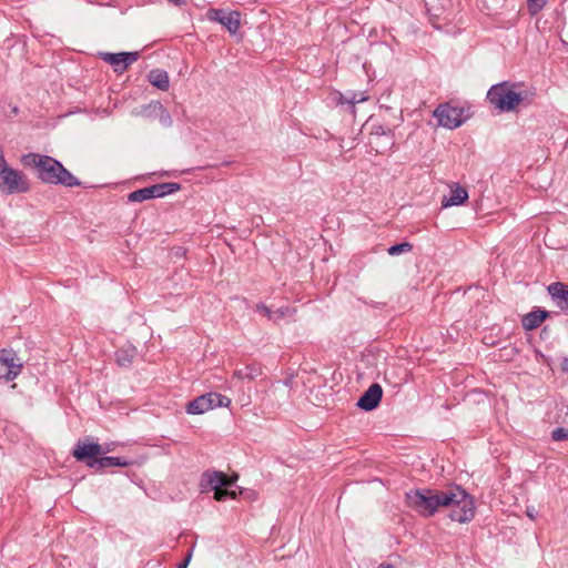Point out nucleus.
I'll return each mask as SVG.
<instances>
[{
    "mask_svg": "<svg viewBox=\"0 0 568 568\" xmlns=\"http://www.w3.org/2000/svg\"><path fill=\"white\" fill-rule=\"evenodd\" d=\"M162 195L172 194L180 190V185L178 183H162L158 184Z\"/></svg>",
    "mask_w": 568,
    "mask_h": 568,
    "instance_id": "obj_26",
    "label": "nucleus"
},
{
    "mask_svg": "<svg viewBox=\"0 0 568 568\" xmlns=\"http://www.w3.org/2000/svg\"><path fill=\"white\" fill-rule=\"evenodd\" d=\"M547 315L548 314L545 311L530 312L523 318L524 328L528 331L537 328L546 320Z\"/></svg>",
    "mask_w": 568,
    "mask_h": 568,
    "instance_id": "obj_20",
    "label": "nucleus"
},
{
    "mask_svg": "<svg viewBox=\"0 0 568 568\" xmlns=\"http://www.w3.org/2000/svg\"><path fill=\"white\" fill-rule=\"evenodd\" d=\"M110 448H104L98 443H91L89 440H79L73 450V457L79 462H84L88 465V460L98 459L99 455L109 452Z\"/></svg>",
    "mask_w": 568,
    "mask_h": 568,
    "instance_id": "obj_11",
    "label": "nucleus"
},
{
    "mask_svg": "<svg viewBox=\"0 0 568 568\" xmlns=\"http://www.w3.org/2000/svg\"><path fill=\"white\" fill-rule=\"evenodd\" d=\"M148 190H149V194H150V199H155V197H162V193L158 186V184H154V185H151V186H148Z\"/></svg>",
    "mask_w": 568,
    "mask_h": 568,
    "instance_id": "obj_30",
    "label": "nucleus"
},
{
    "mask_svg": "<svg viewBox=\"0 0 568 568\" xmlns=\"http://www.w3.org/2000/svg\"><path fill=\"white\" fill-rule=\"evenodd\" d=\"M377 568H395V567L390 564L383 562Z\"/></svg>",
    "mask_w": 568,
    "mask_h": 568,
    "instance_id": "obj_34",
    "label": "nucleus"
},
{
    "mask_svg": "<svg viewBox=\"0 0 568 568\" xmlns=\"http://www.w3.org/2000/svg\"><path fill=\"white\" fill-rule=\"evenodd\" d=\"M383 396V389L379 384H372L368 389L359 397L357 406L364 410H372L378 406Z\"/></svg>",
    "mask_w": 568,
    "mask_h": 568,
    "instance_id": "obj_13",
    "label": "nucleus"
},
{
    "mask_svg": "<svg viewBox=\"0 0 568 568\" xmlns=\"http://www.w3.org/2000/svg\"><path fill=\"white\" fill-rule=\"evenodd\" d=\"M262 374V368L257 364H250L243 368L235 369L233 377L237 379H254Z\"/></svg>",
    "mask_w": 568,
    "mask_h": 568,
    "instance_id": "obj_21",
    "label": "nucleus"
},
{
    "mask_svg": "<svg viewBox=\"0 0 568 568\" xmlns=\"http://www.w3.org/2000/svg\"><path fill=\"white\" fill-rule=\"evenodd\" d=\"M236 478V476L227 477L222 471L205 473L203 475V481L205 483V486L210 487L214 491L221 489L222 487H231L235 483Z\"/></svg>",
    "mask_w": 568,
    "mask_h": 568,
    "instance_id": "obj_14",
    "label": "nucleus"
},
{
    "mask_svg": "<svg viewBox=\"0 0 568 568\" xmlns=\"http://www.w3.org/2000/svg\"><path fill=\"white\" fill-rule=\"evenodd\" d=\"M21 163L27 168H34L38 178L48 184H60L67 187L79 186L80 181L68 171L58 160L37 153H28L21 158Z\"/></svg>",
    "mask_w": 568,
    "mask_h": 568,
    "instance_id": "obj_1",
    "label": "nucleus"
},
{
    "mask_svg": "<svg viewBox=\"0 0 568 568\" xmlns=\"http://www.w3.org/2000/svg\"><path fill=\"white\" fill-rule=\"evenodd\" d=\"M367 99H368V97L364 92H358V93L352 92V93H347V94H342L339 102L355 105L356 103L364 102Z\"/></svg>",
    "mask_w": 568,
    "mask_h": 568,
    "instance_id": "obj_22",
    "label": "nucleus"
},
{
    "mask_svg": "<svg viewBox=\"0 0 568 568\" xmlns=\"http://www.w3.org/2000/svg\"><path fill=\"white\" fill-rule=\"evenodd\" d=\"M129 465H131L130 462L113 456L100 457L98 459L88 460V467L94 469H103L109 467H126Z\"/></svg>",
    "mask_w": 568,
    "mask_h": 568,
    "instance_id": "obj_16",
    "label": "nucleus"
},
{
    "mask_svg": "<svg viewBox=\"0 0 568 568\" xmlns=\"http://www.w3.org/2000/svg\"><path fill=\"white\" fill-rule=\"evenodd\" d=\"M102 59L110 63L115 72H123L139 59L138 52L103 53Z\"/></svg>",
    "mask_w": 568,
    "mask_h": 568,
    "instance_id": "obj_12",
    "label": "nucleus"
},
{
    "mask_svg": "<svg viewBox=\"0 0 568 568\" xmlns=\"http://www.w3.org/2000/svg\"><path fill=\"white\" fill-rule=\"evenodd\" d=\"M256 311L266 316L268 320H273V311H271L266 305L258 304L256 306Z\"/></svg>",
    "mask_w": 568,
    "mask_h": 568,
    "instance_id": "obj_29",
    "label": "nucleus"
},
{
    "mask_svg": "<svg viewBox=\"0 0 568 568\" xmlns=\"http://www.w3.org/2000/svg\"><path fill=\"white\" fill-rule=\"evenodd\" d=\"M284 315H285V312L283 310H277V311L273 312V321H275L276 318H280Z\"/></svg>",
    "mask_w": 568,
    "mask_h": 568,
    "instance_id": "obj_31",
    "label": "nucleus"
},
{
    "mask_svg": "<svg viewBox=\"0 0 568 568\" xmlns=\"http://www.w3.org/2000/svg\"><path fill=\"white\" fill-rule=\"evenodd\" d=\"M406 504L423 517H432L440 504H448L449 496L443 495V490L437 489H414L405 495Z\"/></svg>",
    "mask_w": 568,
    "mask_h": 568,
    "instance_id": "obj_3",
    "label": "nucleus"
},
{
    "mask_svg": "<svg viewBox=\"0 0 568 568\" xmlns=\"http://www.w3.org/2000/svg\"><path fill=\"white\" fill-rule=\"evenodd\" d=\"M237 493L235 490H230L229 487H222L221 489L214 491V499L217 501H223L226 498L235 499Z\"/></svg>",
    "mask_w": 568,
    "mask_h": 568,
    "instance_id": "obj_25",
    "label": "nucleus"
},
{
    "mask_svg": "<svg viewBox=\"0 0 568 568\" xmlns=\"http://www.w3.org/2000/svg\"><path fill=\"white\" fill-rule=\"evenodd\" d=\"M434 116L439 125L453 130L460 126L467 120L468 114L463 106L444 103L435 109Z\"/></svg>",
    "mask_w": 568,
    "mask_h": 568,
    "instance_id": "obj_7",
    "label": "nucleus"
},
{
    "mask_svg": "<svg viewBox=\"0 0 568 568\" xmlns=\"http://www.w3.org/2000/svg\"><path fill=\"white\" fill-rule=\"evenodd\" d=\"M192 555H193V548L189 551V554L186 555L185 559H189V561H191Z\"/></svg>",
    "mask_w": 568,
    "mask_h": 568,
    "instance_id": "obj_35",
    "label": "nucleus"
},
{
    "mask_svg": "<svg viewBox=\"0 0 568 568\" xmlns=\"http://www.w3.org/2000/svg\"><path fill=\"white\" fill-rule=\"evenodd\" d=\"M23 363L12 349L0 351V379L14 381L21 373Z\"/></svg>",
    "mask_w": 568,
    "mask_h": 568,
    "instance_id": "obj_8",
    "label": "nucleus"
},
{
    "mask_svg": "<svg viewBox=\"0 0 568 568\" xmlns=\"http://www.w3.org/2000/svg\"><path fill=\"white\" fill-rule=\"evenodd\" d=\"M189 564H190L189 559H184L182 562H180L176 568H187Z\"/></svg>",
    "mask_w": 568,
    "mask_h": 568,
    "instance_id": "obj_32",
    "label": "nucleus"
},
{
    "mask_svg": "<svg viewBox=\"0 0 568 568\" xmlns=\"http://www.w3.org/2000/svg\"><path fill=\"white\" fill-rule=\"evenodd\" d=\"M468 199V192L465 187L454 185L449 197L444 196L442 200L443 207L457 206L465 203Z\"/></svg>",
    "mask_w": 568,
    "mask_h": 568,
    "instance_id": "obj_17",
    "label": "nucleus"
},
{
    "mask_svg": "<svg viewBox=\"0 0 568 568\" xmlns=\"http://www.w3.org/2000/svg\"><path fill=\"white\" fill-rule=\"evenodd\" d=\"M527 2L529 12L536 14L545 7L547 0H527Z\"/></svg>",
    "mask_w": 568,
    "mask_h": 568,
    "instance_id": "obj_28",
    "label": "nucleus"
},
{
    "mask_svg": "<svg viewBox=\"0 0 568 568\" xmlns=\"http://www.w3.org/2000/svg\"><path fill=\"white\" fill-rule=\"evenodd\" d=\"M130 202H143L145 200H150V194L148 187H143L136 191H133L129 194Z\"/></svg>",
    "mask_w": 568,
    "mask_h": 568,
    "instance_id": "obj_24",
    "label": "nucleus"
},
{
    "mask_svg": "<svg viewBox=\"0 0 568 568\" xmlns=\"http://www.w3.org/2000/svg\"><path fill=\"white\" fill-rule=\"evenodd\" d=\"M133 113L149 120H159L164 128L172 125V118L169 111L159 101H152L141 106L139 110H135Z\"/></svg>",
    "mask_w": 568,
    "mask_h": 568,
    "instance_id": "obj_10",
    "label": "nucleus"
},
{
    "mask_svg": "<svg viewBox=\"0 0 568 568\" xmlns=\"http://www.w3.org/2000/svg\"><path fill=\"white\" fill-rule=\"evenodd\" d=\"M551 438L555 442L568 440V428L558 427L552 430Z\"/></svg>",
    "mask_w": 568,
    "mask_h": 568,
    "instance_id": "obj_27",
    "label": "nucleus"
},
{
    "mask_svg": "<svg viewBox=\"0 0 568 568\" xmlns=\"http://www.w3.org/2000/svg\"><path fill=\"white\" fill-rule=\"evenodd\" d=\"M452 500L448 504H440V507L449 508V518L453 521L465 524L475 516V503L473 497L459 486L443 490Z\"/></svg>",
    "mask_w": 568,
    "mask_h": 568,
    "instance_id": "obj_4",
    "label": "nucleus"
},
{
    "mask_svg": "<svg viewBox=\"0 0 568 568\" xmlns=\"http://www.w3.org/2000/svg\"><path fill=\"white\" fill-rule=\"evenodd\" d=\"M210 21L222 24L230 33L234 34L241 27V14L239 11L226 12L222 9H210L206 12Z\"/></svg>",
    "mask_w": 568,
    "mask_h": 568,
    "instance_id": "obj_9",
    "label": "nucleus"
},
{
    "mask_svg": "<svg viewBox=\"0 0 568 568\" xmlns=\"http://www.w3.org/2000/svg\"><path fill=\"white\" fill-rule=\"evenodd\" d=\"M548 292L561 310H568V285L556 282L548 286Z\"/></svg>",
    "mask_w": 568,
    "mask_h": 568,
    "instance_id": "obj_15",
    "label": "nucleus"
},
{
    "mask_svg": "<svg viewBox=\"0 0 568 568\" xmlns=\"http://www.w3.org/2000/svg\"><path fill=\"white\" fill-rule=\"evenodd\" d=\"M148 79L150 83L162 91H166L170 88V79L166 71L161 69H153L149 72Z\"/></svg>",
    "mask_w": 568,
    "mask_h": 568,
    "instance_id": "obj_19",
    "label": "nucleus"
},
{
    "mask_svg": "<svg viewBox=\"0 0 568 568\" xmlns=\"http://www.w3.org/2000/svg\"><path fill=\"white\" fill-rule=\"evenodd\" d=\"M413 250V245L408 242H403V243H399V244H395V245H392L387 252L389 255L392 256H395V255H399L402 253H407V252H410Z\"/></svg>",
    "mask_w": 568,
    "mask_h": 568,
    "instance_id": "obj_23",
    "label": "nucleus"
},
{
    "mask_svg": "<svg viewBox=\"0 0 568 568\" xmlns=\"http://www.w3.org/2000/svg\"><path fill=\"white\" fill-rule=\"evenodd\" d=\"M170 2L174 3L175 6H183L185 4V1L184 0H169Z\"/></svg>",
    "mask_w": 568,
    "mask_h": 568,
    "instance_id": "obj_33",
    "label": "nucleus"
},
{
    "mask_svg": "<svg viewBox=\"0 0 568 568\" xmlns=\"http://www.w3.org/2000/svg\"><path fill=\"white\" fill-rule=\"evenodd\" d=\"M231 398L216 392H210L197 396L186 405V413L192 415L204 414L217 407H229Z\"/></svg>",
    "mask_w": 568,
    "mask_h": 568,
    "instance_id": "obj_6",
    "label": "nucleus"
},
{
    "mask_svg": "<svg viewBox=\"0 0 568 568\" xmlns=\"http://www.w3.org/2000/svg\"><path fill=\"white\" fill-rule=\"evenodd\" d=\"M29 189L30 183L27 175L9 165L0 148V192L11 195L26 193Z\"/></svg>",
    "mask_w": 568,
    "mask_h": 568,
    "instance_id": "obj_5",
    "label": "nucleus"
},
{
    "mask_svg": "<svg viewBox=\"0 0 568 568\" xmlns=\"http://www.w3.org/2000/svg\"><path fill=\"white\" fill-rule=\"evenodd\" d=\"M487 99L499 112H511L521 105H529L532 102L534 92L518 83L505 81L493 85L487 92Z\"/></svg>",
    "mask_w": 568,
    "mask_h": 568,
    "instance_id": "obj_2",
    "label": "nucleus"
},
{
    "mask_svg": "<svg viewBox=\"0 0 568 568\" xmlns=\"http://www.w3.org/2000/svg\"><path fill=\"white\" fill-rule=\"evenodd\" d=\"M136 355L138 351L135 346L126 344L116 351L115 359L119 366L126 367L133 363Z\"/></svg>",
    "mask_w": 568,
    "mask_h": 568,
    "instance_id": "obj_18",
    "label": "nucleus"
}]
</instances>
